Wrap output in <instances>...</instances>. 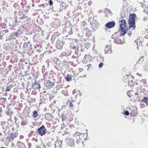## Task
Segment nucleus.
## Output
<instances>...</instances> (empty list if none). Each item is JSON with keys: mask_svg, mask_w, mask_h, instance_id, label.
Masks as SVG:
<instances>
[{"mask_svg": "<svg viewBox=\"0 0 148 148\" xmlns=\"http://www.w3.org/2000/svg\"><path fill=\"white\" fill-rule=\"evenodd\" d=\"M64 42V41H60L59 39L57 40L56 43V47L58 49H62Z\"/></svg>", "mask_w": 148, "mask_h": 148, "instance_id": "obj_8", "label": "nucleus"}, {"mask_svg": "<svg viewBox=\"0 0 148 148\" xmlns=\"http://www.w3.org/2000/svg\"><path fill=\"white\" fill-rule=\"evenodd\" d=\"M84 77H86V75H84Z\"/></svg>", "mask_w": 148, "mask_h": 148, "instance_id": "obj_48", "label": "nucleus"}, {"mask_svg": "<svg viewBox=\"0 0 148 148\" xmlns=\"http://www.w3.org/2000/svg\"><path fill=\"white\" fill-rule=\"evenodd\" d=\"M84 134L76 132L75 133V137L76 143L78 144L80 142V140L82 139V137L84 136Z\"/></svg>", "mask_w": 148, "mask_h": 148, "instance_id": "obj_5", "label": "nucleus"}, {"mask_svg": "<svg viewBox=\"0 0 148 148\" xmlns=\"http://www.w3.org/2000/svg\"><path fill=\"white\" fill-rule=\"evenodd\" d=\"M61 118L62 121H64L66 119V117L65 115L64 114H62L61 116Z\"/></svg>", "mask_w": 148, "mask_h": 148, "instance_id": "obj_27", "label": "nucleus"}, {"mask_svg": "<svg viewBox=\"0 0 148 148\" xmlns=\"http://www.w3.org/2000/svg\"><path fill=\"white\" fill-rule=\"evenodd\" d=\"M123 80L124 81V82H125V81L124 80V79H123Z\"/></svg>", "mask_w": 148, "mask_h": 148, "instance_id": "obj_60", "label": "nucleus"}, {"mask_svg": "<svg viewBox=\"0 0 148 148\" xmlns=\"http://www.w3.org/2000/svg\"><path fill=\"white\" fill-rule=\"evenodd\" d=\"M76 121H78L77 120H76Z\"/></svg>", "mask_w": 148, "mask_h": 148, "instance_id": "obj_61", "label": "nucleus"}, {"mask_svg": "<svg viewBox=\"0 0 148 148\" xmlns=\"http://www.w3.org/2000/svg\"><path fill=\"white\" fill-rule=\"evenodd\" d=\"M115 25L114 21H113L107 23L106 24V27L110 29L113 27Z\"/></svg>", "mask_w": 148, "mask_h": 148, "instance_id": "obj_9", "label": "nucleus"}, {"mask_svg": "<svg viewBox=\"0 0 148 148\" xmlns=\"http://www.w3.org/2000/svg\"><path fill=\"white\" fill-rule=\"evenodd\" d=\"M54 84L55 82H51L49 80L47 81L45 84V86L47 89L51 88L54 85Z\"/></svg>", "mask_w": 148, "mask_h": 148, "instance_id": "obj_7", "label": "nucleus"}, {"mask_svg": "<svg viewBox=\"0 0 148 148\" xmlns=\"http://www.w3.org/2000/svg\"><path fill=\"white\" fill-rule=\"evenodd\" d=\"M91 65L90 64H88L87 65V67H88V69H87V70H89V68H90V67H91Z\"/></svg>", "mask_w": 148, "mask_h": 148, "instance_id": "obj_36", "label": "nucleus"}, {"mask_svg": "<svg viewBox=\"0 0 148 148\" xmlns=\"http://www.w3.org/2000/svg\"><path fill=\"white\" fill-rule=\"evenodd\" d=\"M86 130V132H87V130Z\"/></svg>", "mask_w": 148, "mask_h": 148, "instance_id": "obj_58", "label": "nucleus"}, {"mask_svg": "<svg viewBox=\"0 0 148 148\" xmlns=\"http://www.w3.org/2000/svg\"><path fill=\"white\" fill-rule=\"evenodd\" d=\"M65 78L66 81L68 82L71 81L72 79L71 77L69 75H68Z\"/></svg>", "mask_w": 148, "mask_h": 148, "instance_id": "obj_23", "label": "nucleus"}, {"mask_svg": "<svg viewBox=\"0 0 148 148\" xmlns=\"http://www.w3.org/2000/svg\"><path fill=\"white\" fill-rule=\"evenodd\" d=\"M78 29H75V32H78Z\"/></svg>", "mask_w": 148, "mask_h": 148, "instance_id": "obj_45", "label": "nucleus"}, {"mask_svg": "<svg viewBox=\"0 0 148 148\" xmlns=\"http://www.w3.org/2000/svg\"><path fill=\"white\" fill-rule=\"evenodd\" d=\"M52 114L48 113H47L45 114V118L47 120L50 121L52 119Z\"/></svg>", "mask_w": 148, "mask_h": 148, "instance_id": "obj_13", "label": "nucleus"}, {"mask_svg": "<svg viewBox=\"0 0 148 148\" xmlns=\"http://www.w3.org/2000/svg\"><path fill=\"white\" fill-rule=\"evenodd\" d=\"M90 25H91L92 28L95 30L97 29V23L96 21H91L90 23Z\"/></svg>", "mask_w": 148, "mask_h": 148, "instance_id": "obj_12", "label": "nucleus"}, {"mask_svg": "<svg viewBox=\"0 0 148 148\" xmlns=\"http://www.w3.org/2000/svg\"><path fill=\"white\" fill-rule=\"evenodd\" d=\"M98 60H99L100 61V62L103 61L104 60V57H102L101 55H99L98 58Z\"/></svg>", "mask_w": 148, "mask_h": 148, "instance_id": "obj_24", "label": "nucleus"}, {"mask_svg": "<svg viewBox=\"0 0 148 148\" xmlns=\"http://www.w3.org/2000/svg\"><path fill=\"white\" fill-rule=\"evenodd\" d=\"M38 116V112L36 110H34L33 112L32 116L34 118H36Z\"/></svg>", "mask_w": 148, "mask_h": 148, "instance_id": "obj_19", "label": "nucleus"}, {"mask_svg": "<svg viewBox=\"0 0 148 148\" xmlns=\"http://www.w3.org/2000/svg\"><path fill=\"white\" fill-rule=\"evenodd\" d=\"M119 35L120 36H122L121 35V34L120 33V30L119 32H116L114 34H113L111 36V38L114 39L118 36H119Z\"/></svg>", "mask_w": 148, "mask_h": 148, "instance_id": "obj_11", "label": "nucleus"}, {"mask_svg": "<svg viewBox=\"0 0 148 148\" xmlns=\"http://www.w3.org/2000/svg\"><path fill=\"white\" fill-rule=\"evenodd\" d=\"M147 19V18L146 17H144V21H145Z\"/></svg>", "mask_w": 148, "mask_h": 148, "instance_id": "obj_41", "label": "nucleus"}, {"mask_svg": "<svg viewBox=\"0 0 148 148\" xmlns=\"http://www.w3.org/2000/svg\"><path fill=\"white\" fill-rule=\"evenodd\" d=\"M23 122H24L23 121L22 122V123H23Z\"/></svg>", "mask_w": 148, "mask_h": 148, "instance_id": "obj_54", "label": "nucleus"}, {"mask_svg": "<svg viewBox=\"0 0 148 148\" xmlns=\"http://www.w3.org/2000/svg\"><path fill=\"white\" fill-rule=\"evenodd\" d=\"M76 48V47H75L74 48L75 49Z\"/></svg>", "mask_w": 148, "mask_h": 148, "instance_id": "obj_59", "label": "nucleus"}, {"mask_svg": "<svg viewBox=\"0 0 148 148\" xmlns=\"http://www.w3.org/2000/svg\"><path fill=\"white\" fill-rule=\"evenodd\" d=\"M62 93H63L66 96L67 95V92H66V91H65V90H63L62 92Z\"/></svg>", "mask_w": 148, "mask_h": 148, "instance_id": "obj_33", "label": "nucleus"}, {"mask_svg": "<svg viewBox=\"0 0 148 148\" xmlns=\"http://www.w3.org/2000/svg\"><path fill=\"white\" fill-rule=\"evenodd\" d=\"M78 94L79 95V96L78 95V97H77L78 101H77V102H78V103H77L78 104H79L80 102V99H81L80 96H81L82 95V94L79 92V91H78V92L77 93V95H75V97H76V99L77 98V95H78Z\"/></svg>", "mask_w": 148, "mask_h": 148, "instance_id": "obj_16", "label": "nucleus"}, {"mask_svg": "<svg viewBox=\"0 0 148 148\" xmlns=\"http://www.w3.org/2000/svg\"><path fill=\"white\" fill-rule=\"evenodd\" d=\"M144 58V57L143 56L142 57V58Z\"/></svg>", "mask_w": 148, "mask_h": 148, "instance_id": "obj_52", "label": "nucleus"}, {"mask_svg": "<svg viewBox=\"0 0 148 148\" xmlns=\"http://www.w3.org/2000/svg\"><path fill=\"white\" fill-rule=\"evenodd\" d=\"M12 85H11L10 86H8L6 87V89L5 90L6 91H9L10 89L12 88Z\"/></svg>", "mask_w": 148, "mask_h": 148, "instance_id": "obj_28", "label": "nucleus"}, {"mask_svg": "<svg viewBox=\"0 0 148 148\" xmlns=\"http://www.w3.org/2000/svg\"><path fill=\"white\" fill-rule=\"evenodd\" d=\"M18 136V132H16L14 133H11L10 135L7 136L6 138V139L8 140L10 142L14 139L15 138L17 137Z\"/></svg>", "mask_w": 148, "mask_h": 148, "instance_id": "obj_6", "label": "nucleus"}, {"mask_svg": "<svg viewBox=\"0 0 148 148\" xmlns=\"http://www.w3.org/2000/svg\"><path fill=\"white\" fill-rule=\"evenodd\" d=\"M87 56H88L87 55H85V56H84V58L86 59V58H87Z\"/></svg>", "mask_w": 148, "mask_h": 148, "instance_id": "obj_44", "label": "nucleus"}, {"mask_svg": "<svg viewBox=\"0 0 148 148\" xmlns=\"http://www.w3.org/2000/svg\"><path fill=\"white\" fill-rule=\"evenodd\" d=\"M74 90H75V89H74ZM75 93H76V92H75Z\"/></svg>", "mask_w": 148, "mask_h": 148, "instance_id": "obj_51", "label": "nucleus"}, {"mask_svg": "<svg viewBox=\"0 0 148 148\" xmlns=\"http://www.w3.org/2000/svg\"><path fill=\"white\" fill-rule=\"evenodd\" d=\"M103 63L102 62H101L99 65V67H101L102 66H103Z\"/></svg>", "mask_w": 148, "mask_h": 148, "instance_id": "obj_35", "label": "nucleus"}, {"mask_svg": "<svg viewBox=\"0 0 148 148\" xmlns=\"http://www.w3.org/2000/svg\"><path fill=\"white\" fill-rule=\"evenodd\" d=\"M37 134H38V135L41 136H42L46 134L47 129L44 125H42L37 130Z\"/></svg>", "mask_w": 148, "mask_h": 148, "instance_id": "obj_3", "label": "nucleus"}, {"mask_svg": "<svg viewBox=\"0 0 148 148\" xmlns=\"http://www.w3.org/2000/svg\"><path fill=\"white\" fill-rule=\"evenodd\" d=\"M123 18V17L121 16L119 22L120 25L119 29L120 31V33L122 36L124 35L127 32V28L126 25L127 23L126 21Z\"/></svg>", "mask_w": 148, "mask_h": 148, "instance_id": "obj_1", "label": "nucleus"}, {"mask_svg": "<svg viewBox=\"0 0 148 148\" xmlns=\"http://www.w3.org/2000/svg\"><path fill=\"white\" fill-rule=\"evenodd\" d=\"M124 114L126 116H128L129 114V112L128 110H125L124 112Z\"/></svg>", "mask_w": 148, "mask_h": 148, "instance_id": "obj_29", "label": "nucleus"}, {"mask_svg": "<svg viewBox=\"0 0 148 148\" xmlns=\"http://www.w3.org/2000/svg\"><path fill=\"white\" fill-rule=\"evenodd\" d=\"M0 148H6V147H0Z\"/></svg>", "mask_w": 148, "mask_h": 148, "instance_id": "obj_50", "label": "nucleus"}, {"mask_svg": "<svg viewBox=\"0 0 148 148\" xmlns=\"http://www.w3.org/2000/svg\"><path fill=\"white\" fill-rule=\"evenodd\" d=\"M8 32V30H3L2 32H1L0 33V38L1 39H3V36L7 32Z\"/></svg>", "mask_w": 148, "mask_h": 148, "instance_id": "obj_18", "label": "nucleus"}, {"mask_svg": "<svg viewBox=\"0 0 148 148\" xmlns=\"http://www.w3.org/2000/svg\"><path fill=\"white\" fill-rule=\"evenodd\" d=\"M64 5V4L63 2H62V3H61L60 4V7L62 8L63 7Z\"/></svg>", "mask_w": 148, "mask_h": 148, "instance_id": "obj_38", "label": "nucleus"}, {"mask_svg": "<svg viewBox=\"0 0 148 148\" xmlns=\"http://www.w3.org/2000/svg\"><path fill=\"white\" fill-rule=\"evenodd\" d=\"M6 100V98H3V97H1L0 99V100L3 102H4Z\"/></svg>", "mask_w": 148, "mask_h": 148, "instance_id": "obj_30", "label": "nucleus"}, {"mask_svg": "<svg viewBox=\"0 0 148 148\" xmlns=\"http://www.w3.org/2000/svg\"><path fill=\"white\" fill-rule=\"evenodd\" d=\"M27 18V19L28 18L27 16L25 14H23L22 17H20L19 19L21 20H22L24 18Z\"/></svg>", "mask_w": 148, "mask_h": 148, "instance_id": "obj_26", "label": "nucleus"}, {"mask_svg": "<svg viewBox=\"0 0 148 148\" xmlns=\"http://www.w3.org/2000/svg\"><path fill=\"white\" fill-rule=\"evenodd\" d=\"M74 143H73V144H70V146H73V145H74Z\"/></svg>", "mask_w": 148, "mask_h": 148, "instance_id": "obj_46", "label": "nucleus"}, {"mask_svg": "<svg viewBox=\"0 0 148 148\" xmlns=\"http://www.w3.org/2000/svg\"><path fill=\"white\" fill-rule=\"evenodd\" d=\"M77 41V40L76 39H75V40H74L75 42H76Z\"/></svg>", "mask_w": 148, "mask_h": 148, "instance_id": "obj_49", "label": "nucleus"}, {"mask_svg": "<svg viewBox=\"0 0 148 148\" xmlns=\"http://www.w3.org/2000/svg\"><path fill=\"white\" fill-rule=\"evenodd\" d=\"M132 34V32L131 31H129L127 33L128 35L129 36H131V35Z\"/></svg>", "mask_w": 148, "mask_h": 148, "instance_id": "obj_37", "label": "nucleus"}, {"mask_svg": "<svg viewBox=\"0 0 148 148\" xmlns=\"http://www.w3.org/2000/svg\"><path fill=\"white\" fill-rule=\"evenodd\" d=\"M59 35V34L58 32L54 33L52 36L51 40L53 41H54L56 37Z\"/></svg>", "mask_w": 148, "mask_h": 148, "instance_id": "obj_15", "label": "nucleus"}, {"mask_svg": "<svg viewBox=\"0 0 148 148\" xmlns=\"http://www.w3.org/2000/svg\"><path fill=\"white\" fill-rule=\"evenodd\" d=\"M124 1H125V0H123Z\"/></svg>", "mask_w": 148, "mask_h": 148, "instance_id": "obj_62", "label": "nucleus"}, {"mask_svg": "<svg viewBox=\"0 0 148 148\" xmlns=\"http://www.w3.org/2000/svg\"><path fill=\"white\" fill-rule=\"evenodd\" d=\"M15 145L14 143H12L11 144V147H15Z\"/></svg>", "mask_w": 148, "mask_h": 148, "instance_id": "obj_40", "label": "nucleus"}, {"mask_svg": "<svg viewBox=\"0 0 148 148\" xmlns=\"http://www.w3.org/2000/svg\"><path fill=\"white\" fill-rule=\"evenodd\" d=\"M70 106H73V105L72 104V103H70Z\"/></svg>", "mask_w": 148, "mask_h": 148, "instance_id": "obj_42", "label": "nucleus"}, {"mask_svg": "<svg viewBox=\"0 0 148 148\" xmlns=\"http://www.w3.org/2000/svg\"><path fill=\"white\" fill-rule=\"evenodd\" d=\"M133 91L132 90H129L127 92V95L129 97H131L132 95L131 94V92H132Z\"/></svg>", "mask_w": 148, "mask_h": 148, "instance_id": "obj_25", "label": "nucleus"}, {"mask_svg": "<svg viewBox=\"0 0 148 148\" xmlns=\"http://www.w3.org/2000/svg\"><path fill=\"white\" fill-rule=\"evenodd\" d=\"M141 6H142V7L143 8H145V6L144 5L142 6V5H141Z\"/></svg>", "mask_w": 148, "mask_h": 148, "instance_id": "obj_47", "label": "nucleus"}, {"mask_svg": "<svg viewBox=\"0 0 148 148\" xmlns=\"http://www.w3.org/2000/svg\"><path fill=\"white\" fill-rule=\"evenodd\" d=\"M131 114L132 116H136L137 114V112L136 110H134L131 111Z\"/></svg>", "mask_w": 148, "mask_h": 148, "instance_id": "obj_21", "label": "nucleus"}, {"mask_svg": "<svg viewBox=\"0 0 148 148\" xmlns=\"http://www.w3.org/2000/svg\"><path fill=\"white\" fill-rule=\"evenodd\" d=\"M114 42L117 44H122L123 43V42L122 40L119 38H116L114 39Z\"/></svg>", "mask_w": 148, "mask_h": 148, "instance_id": "obj_14", "label": "nucleus"}, {"mask_svg": "<svg viewBox=\"0 0 148 148\" xmlns=\"http://www.w3.org/2000/svg\"><path fill=\"white\" fill-rule=\"evenodd\" d=\"M141 82H143V83L145 84V83L146 80L145 79H142L141 80Z\"/></svg>", "mask_w": 148, "mask_h": 148, "instance_id": "obj_39", "label": "nucleus"}, {"mask_svg": "<svg viewBox=\"0 0 148 148\" xmlns=\"http://www.w3.org/2000/svg\"><path fill=\"white\" fill-rule=\"evenodd\" d=\"M25 45L24 44L23 45V47H24V46Z\"/></svg>", "mask_w": 148, "mask_h": 148, "instance_id": "obj_57", "label": "nucleus"}, {"mask_svg": "<svg viewBox=\"0 0 148 148\" xmlns=\"http://www.w3.org/2000/svg\"><path fill=\"white\" fill-rule=\"evenodd\" d=\"M128 84L129 86H132L134 84V82L133 80H130L128 82Z\"/></svg>", "mask_w": 148, "mask_h": 148, "instance_id": "obj_20", "label": "nucleus"}, {"mask_svg": "<svg viewBox=\"0 0 148 148\" xmlns=\"http://www.w3.org/2000/svg\"><path fill=\"white\" fill-rule=\"evenodd\" d=\"M135 95H137V97H138V95H139L138 94V93H137V92H136L135 93Z\"/></svg>", "mask_w": 148, "mask_h": 148, "instance_id": "obj_43", "label": "nucleus"}, {"mask_svg": "<svg viewBox=\"0 0 148 148\" xmlns=\"http://www.w3.org/2000/svg\"><path fill=\"white\" fill-rule=\"evenodd\" d=\"M137 75H139V74L138 73L137 74Z\"/></svg>", "mask_w": 148, "mask_h": 148, "instance_id": "obj_56", "label": "nucleus"}, {"mask_svg": "<svg viewBox=\"0 0 148 148\" xmlns=\"http://www.w3.org/2000/svg\"><path fill=\"white\" fill-rule=\"evenodd\" d=\"M60 147H61V145H60Z\"/></svg>", "mask_w": 148, "mask_h": 148, "instance_id": "obj_55", "label": "nucleus"}, {"mask_svg": "<svg viewBox=\"0 0 148 148\" xmlns=\"http://www.w3.org/2000/svg\"><path fill=\"white\" fill-rule=\"evenodd\" d=\"M142 101L143 102H144L147 105L148 104L147 103L148 102V98L144 97Z\"/></svg>", "mask_w": 148, "mask_h": 148, "instance_id": "obj_22", "label": "nucleus"}, {"mask_svg": "<svg viewBox=\"0 0 148 148\" xmlns=\"http://www.w3.org/2000/svg\"><path fill=\"white\" fill-rule=\"evenodd\" d=\"M49 3L50 6L52 5L53 4V2L51 0H50L49 1Z\"/></svg>", "mask_w": 148, "mask_h": 148, "instance_id": "obj_32", "label": "nucleus"}, {"mask_svg": "<svg viewBox=\"0 0 148 148\" xmlns=\"http://www.w3.org/2000/svg\"><path fill=\"white\" fill-rule=\"evenodd\" d=\"M77 35H78V36H79V34H77Z\"/></svg>", "mask_w": 148, "mask_h": 148, "instance_id": "obj_53", "label": "nucleus"}, {"mask_svg": "<svg viewBox=\"0 0 148 148\" xmlns=\"http://www.w3.org/2000/svg\"><path fill=\"white\" fill-rule=\"evenodd\" d=\"M81 26L82 27H85V28H83V32L84 34L87 36H90V33L87 28H86L87 26V23H86L85 21H83L81 23Z\"/></svg>", "mask_w": 148, "mask_h": 148, "instance_id": "obj_4", "label": "nucleus"}, {"mask_svg": "<svg viewBox=\"0 0 148 148\" xmlns=\"http://www.w3.org/2000/svg\"><path fill=\"white\" fill-rule=\"evenodd\" d=\"M104 51L105 54L109 53L111 54L112 52V49L110 48V47L109 45L106 46Z\"/></svg>", "mask_w": 148, "mask_h": 148, "instance_id": "obj_10", "label": "nucleus"}, {"mask_svg": "<svg viewBox=\"0 0 148 148\" xmlns=\"http://www.w3.org/2000/svg\"><path fill=\"white\" fill-rule=\"evenodd\" d=\"M17 146L19 148H25V146L24 144L20 141H18L17 142Z\"/></svg>", "mask_w": 148, "mask_h": 148, "instance_id": "obj_17", "label": "nucleus"}, {"mask_svg": "<svg viewBox=\"0 0 148 148\" xmlns=\"http://www.w3.org/2000/svg\"><path fill=\"white\" fill-rule=\"evenodd\" d=\"M136 15L135 14H130L128 20V24L129 26V29L132 30L135 29L136 28L135 24V18Z\"/></svg>", "mask_w": 148, "mask_h": 148, "instance_id": "obj_2", "label": "nucleus"}, {"mask_svg": "<svg viewBox=\"0 0 148 148\" xmlns=\"http://www.w3.org/2000/svg\"><path fill=\"white\" fill-rule=\"evenodd\" d=\"M14 21L15 23L14 24V25H15L16 26V25H17L18 24V21L16 18L14 19Z\"/></svg>", "mask_w": 148, "mask_h": 148, "instance_id": "obj_31", "label": "nucleus"}, {"mask_svg": "<svg viewBox=\"0 0 148 148\" xmlns=\"http://www.w3.org/2000/svg\"><path fill=\"white\" fill-rule=\"evenodd\" d=\"M126 77L127 79V81L130 78V77H131L132 78V76H130L129 75H127L126 76Z\"/></svg>", "mask_w": 148, "mask_h": 148, "instance_id": "obj_34", "label": "nucleus"}]
</instances>
